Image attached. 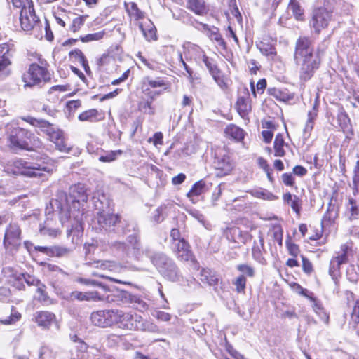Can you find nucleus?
<instances>
[{
  "mask_svg": "<svg viewBox=\"0 0 359 359\" xmlns=\"http://www.w3.org/2000/svg\"><path fill=\"white\" fill-rule=\"evenodd\" d=\"M59 198L60 201L56 199L52 202V205L60 210L62 224L72 217L76 222V228L81 229L80 220L83 213L81 208L88 201V195L84 187L81 184L72 186L69 196L62 194Z\"/></svg>",
  "mask_w": 359,
  "mask_h": 359,
  "instance_id": "f257e3e1",
  "label": "nucleus"
},
{
  "mask_svg": "<svg viewBox=\"0 0 359 359\" xmlns=\"http://www.w3.org/2000/svg\"><path fill=\"white\" fill-rule=\"evenodd\" d=\"M294 60L299 67V79L306 82L310 80L319 69L321 59L314 52L313 42L308 37H299L295 44Z\"/></svg>",
  "mask_w": 359,
  "mask_h": 359,
  "instance_id": "f03ea898",
  "label": "nucleus"
},
{
  "mask_svg": "<svg viewBox=\"0 0 359 359\" xmlns=\"http://www.w3.org/2000/svg\"><path fill=\"white\" fill-rule=\"evenodd\" d=\"M121 329L128 330H141L155 332L158 331V327L153 323L144 320L142 317L137 313L124 312L116 309V324Z\"/></svg>",
  "mask_w": 359,
  "mask_h": 359,
  "instance_id": "7ed1b4c3",
  "label": "nucleus"
},
{
  "mask_svg": "<svg viewBox=\"0 0 359 359\" xmlns=\"http://www.w3.org/2000/svg\"><path fill=\"white\" fill-rule=\"evenodd\" d=\"M129 242L133 248V255L137 259H140L143 254H145L149 258L152 264L156 267L160 273H165V271L163 267L166 265L172 266V259L168 257L163 252H156L149 247L145 248L144 250L141 248L140 240L137 236H132L129 237Z\"/></svg>",
  "mask_w": 359,
  "mask_h": 359,
  "instance_id": "20e7f679",
  "label": "nucleus"
},
{
  "mask_svg": "<svg viewBox=\"0 0 359 359\" xmlns=\"http://www.w3.org/2000/svg\"><path fill=\"white\" fill-rule=\"evenodd\" d=\"M25 120L31 125L39 128L41 132L46 135L48 140L55 144L58 150L66 153L70 151V148L66 144L63 132L57 127L43 119H37L29 116Z\"/></svg>",
  "mask_w": 359,
  "mask_h": 359,
  "instance_id": "39448f33",
  "label": "nucleus"
},
{
  "mask_svg": "<svg viewBox=\"0 0 359 359\" xmlns=\"http://www.w3.org/2000/svg\"><path fill=\"white\" fill-rule=\"evenodd\" d=\"M53 171L51 165L45 163L27 162L22 159H16L12 164L6 168L8 173L13 175H21L28 177H40L43 176V172Z\"/></svg>",
  "mask_w": 359,
  "mask_h": 359,
  "instance_id": "423d86ee",
  "label": "nucleus"
},
{
  "mask_svg": "<svg viewBox=\"0 0 359 359\" xmlns=\"http://www.w3.org/2000/svg\"><path fill=\"white\" fill-rule=\"evenodd\" d=\"M50 79V76L46 68L35 63L30 65L27 72L22 76L25 88L38 86Z\"/></svg>",
  "mask_w": 359,
  "mask_h": 359,
  "instance_id": "0eeeda50",
  "label": "nucleus"
},
{
  "mask_svg": "<svg viewBox=\"0 0 359 359\" xmlns=\"http://www.w3.org/2000/svg\"><path fill=\"white\" fill-rule=\"evenodd\" d=\"M214 166L217 175L224 177L229 175L234 167V163L224 147H216L214 153Z\"/></svg>",
  "mask_w": 359,
  "mask_h": 359,
  "instance_id": "6e6552de",
  "label": "nucleus"
},
{
  "mask_svg": "<svg viewBox=\"0 0 359 359\" xmlns=\"http://www.w3.org/2000/svg\"><path fill=\"white\" fill-rule=\"evenodd\" d=\"M333 19L334 16L331 10L324 7L317 8L313 11L310 26L316 33L319 34L328 27Z\"/></svg>",
  "mask_w": 359,
  "mask_h": 359,
  "instance_id": "1a4fd4ad",
  "label": "nucleus"
},
{
  "mask_svg": "<svg viewBox=\"0 0 359 359\" xmlns=\"http://www.w3.org/2000/svg\"><path fill=\"white\" fill-rule=\"evenodd\" d=\"M102 198L105 200V202L93 197L95 207L98 210L97 219L102 228L111 227L118 222L119 217L117 215L106 214L104 212V208L108 207L109 203L104 196H102Z\"/></svg>",
  "mask_w": 359,
  "mask_h": 359,
  "instance_id": "9d476101",
  "label": "nucleus"
},
{
  "mask_svg": "<svg viewBox=\"0 0 359 359\" xmlns=\"http://www.w3.org/2000/svg\"><path fill=\"white\" fill-rule=\"evenodd\" d=\"M21 229L17 224H10L6 228L4 238V246L9 251L17 250L21 245Z\"/></svg>",
  "mask_w": 359,
  "mask_h": 359,
  "instance_id": "9b49d317",
  "label": "nucleus"
},
{
  "mask_svg": "<svg viewBox=\"0 0 359 359\" xmlns=\"http://www.w3.org/2000/svg\"><path fill=\"white\" fill-rule=\"evenodd\" d=\"M32 134L22 128H14L9 136L11 147L13 149H29V143Z\"/></svg>",
  "mask_w": 359,
  "mask_h": 359,
  "instance_id": "f8f14e48",
  "label": "nucleus"
},
{
  "mask_svg": "<svg viewBox=\"0 0 359 359\" xmlns=\"http://www.w3.org/2000/svg\"><path fill=\"white\" fill-rule=\"evenodd\" d=\"M116 309L100 310L90 315L92 323L100 327H109L116 324Z\"/></svg>",
  "mask_w": 359,
  "mask_h": 359,
  "instance_id": "ddd939ff",
  "label": "nucleus"
},
{
  "mask_svg": "<svg viewBox=\"0 0 359 359\" xmlns=\"http://www.w3.org/2000/svg\"><path fill=\"white\" fill-rule=\"evenodd\" d=\"M20 22L21 28L25 32H29L39 28V18L36 15L34 7L29 6L27 9L20 11Z\"/></svg>",
  "mask_w": 359,
  "mask_h": 359,
  "instance_id": "4468645a",
  "label": "nucleus"
},
{
  "mask_svg": "<svg viewBox=\"0 0 359 359\" xmlns=\"http://www.w3.org/2000/svg\"><path fill=\"white\" fill-rule=\"evenodd\" d=\"M176 256L182 261H191L195 264V268L198 269V264L196 262L189 245L185 241H178L176 245L172 247Z\"/></svg>",
  "mask_w": 359,
  "mask_h": 359,
  "instance_id": "2eb2a0df",
  "label": "nucleus"
},
{
  "mask_svg": "<svg viewBox=\"0 0 359 359\" xmlns=\"http://www.w3.org/2000/svg\"><path fill=\"white\" fill-rule=\"evenodd\" d=\"M34 316L38 326L43 328L48 329L56 322L55 315L47 311H37Z\"/></svg>",
  "mask_w": 359,
  "mask_h": 359,
  "instance_id": "dca6fc26",
  "label": "nucleus"
},
{
  "mask_svg": "<svg viewBox=\"0 0 359 359\" xmlns=\"http://www.w3.org/2000/svg\"><path fill=\"white\" fill-rule=\"evenodd\" d=\"M259 241H255L252 248V255L254 259L262 264H266V259L264 254L266 252L264 248V236L261 231L259 232Z\"/></svg>",
  "mask_w": 359,
  "mask_h": 359,
  "instance_id": "f3484780",
  "label": "nucleus"
},
{
  "mask_svg": "<svg viewBox=\"0 0 359 359\" xmlns=\"http://www.w3.org/2000/svg\"><path fill=\"white\" fill-rule=\"evenodd\" d=\"M227 237L238 244H245L250 240V235L248 231H243L238 227L231 228L228 233Z\"/></svg>",
  "mask_w": 359,
  "mask_h": 359,
  "instance_id": "a211bd4d",
  "label": "nucleus"
},
{
  "mask_svg": "<svg viewBox=\"0 0 359 359\" xmlns=\"http://www.w3.org/2000/svg\"><path fill=\"white\" fill-rule=\"evenodd\" d=\"M182 48L183 53L187 60H193V58L198 60L201 56V53H204L199 46L191 42H185L182 46Z\"/></svg>",
  "mask_w": 359,
  "mask_h": 359,
  "instance_id": "6ab92c4d",
  "label": "nucleus"
},
{
  "mask_svg": "<svg viewBox=\"0 0 359 359\" xmlns=\"http://www.w3.org/2000/svg\"><path fill=\"white\" fill-rule=\"evenodd\" d=\"M226 137L231 138L236 142H241L244 139L245 131L235 124H229L224 130Z\"/></svg>",
  "mask_w": 359,
  "mask_h": 359,
  "instance_id": "aec40b11",
  "label": "nucleus"
},
{
  "mask_svg": "<svg viewBox=\"0 0 359 359\" xmlns=\"http://www.w3.org/2000/svg\"><path fill=\"white\" fill-rule=\"evenodd\" d=\"M236 108L239 115L245 118L252 110L251 102L249 97H240L238 98Z\"/></svg>",
  "mask_w": 359,
  "mask_h": 359,
  "instance_id": "412c9836",
  "label": "nucleus"
},
{
  "mask_svg": "<svg viewBox=\"0 0 359 359\" xmlns=\"http://www.w3.org/2000/svg\"><path fill=\"white\" fill-rule=\"evenodd\" d=\"M283 200L284 203L291 207L292 210L297 215H300L302 201L297 195H293L290 192L283 194Z\"/></svg>",
  "mask_w": 359,
  "mask_h": 359,
  "instance_id": "4be33fe9",
  "label": "nucleus"
},
{
  "mask_svg": "<svg viewBox=\"0 0 359 359\" xmlns=\"http://www.w3.org/2000/svg\"><path fill=\"white\" fill-rule=\"evenodd\" d=\"M172 266H165L163 269L165 271V273H160L165 279L172 282H180L182 277L180 273L179 269L177 265L172 261Z\"/></svg>",
  "mask_w": 359,
  "mask_h": 359,
  "instance_id": "5701e85b",
  "label": "nucleus"
},
{
  "mask_svg": "<svg viewBox=\"0 0 359 359\" xmlns=\"http://www.w3.org/2000/svg\"><path fill=\"white\" fill-rule=\"evenodd\" d=\"M72 297L74 298H76L79 300H104L107 299V301H110L109 297L107 296V297L104 296H101L97 292L93 291V292H74L72 293Z\"/></svg>",
  "mask_w": 359,
  "mask_h": 359,
  "instance_id": "b1692460",
  "label": "nucleus"
},
{
  "mask_svg": "<svg viewBox=\"0 0 359 359\" xmlns=\"http://www.w3.org/2000/svg\"><path fill=\"white\" fill-rule=\"evenodd\" d=\"M346 262L337 255H334L330 262L329 274L334 280H337L340 276L341 266Z\"/></svg>",
  "mask_w": 359,
  "mask_h": 359,
  "instance_id": "393cba45",
  "label": "nucleus"
},
{
  "mask_svg": "<svg viewBox=\"0 0 359 359\" xmlns=\"http://www.w3.org/2000/svg\"><path fill=\"white\" fill-rule=\"evenodd\" d=\"M318 116V110L316 109V104H314L313 109L308 112L307 121L304 128V136L305 138H309L311 133L314 127V121Z\"/></svg>",
  "mask_w": 359,
  "mask_h": 359,
  "instance_id": "a878e982",
  "label": "nucleus"
},
{
  "mask_svg": "<svg viewBox=\"0 0 359 359\" xmlns=\"http://www.w3.org/2000/svg\"><path fill=\"white\" fill-rule=\"evenodd\" d=\"M202 27L203 30L207 32L206 34L211 40L216 41L217 44L222 48L226 47V43L219 33V30L217 27H213L210 28L206 24H202Z\"/></svg>",
  "mask_w": 359,
  "mask_h": 359,
  "instance_id": "bb28decb",
  "label": "nucleus"
},
{
  "mask_svg": "<svg viewBox=\"0 0 359 359\" xmlns=\"http://www.w3.org/2000/svg\"><path fill=\"white\" fill-rule=\"evenodd\" d=\"M338 217V209L331 204L329 205L326 212L322 219L321 224L323 227L328 226L333 224Z\"/></svg>",
  "mask_w": 359,
  "mask_h": 359,
  "instance_id": "cd10ccee",
  "label": "nucleus"
},
{
  "mask_svg": "<svg viewBox=\"0 0 359 359\" xmlns=\"http://www.w3.org/2000/svg\"><path fill=\"white\" fill-rule=\"evenodd\" d=\"M132 236L133 235H130V236ZM134 236H136L135 235H134ZM129 237H130V236H128V238ZM128 242L131 248H133V246L131 245V244L129 242V238L128 239ZM111 248L118 256L123 257L125 255H129L130 254V252L129 250L130 248L125 243H123V242H120V241L113 242L111 244ZM132 250H133V248H132ZM133 252H134V250H133L131 252V253L133 256H135L133 255Z\"/></svg>",
  "mask_w": 359,
  "mask_h": 359,
  "instance_id": "c85d7f7f",
  "label": "nucleus"
},
{
  "mask_svg": "<svg viewBox=\"0 0 359 359\" xmlns=\"http://www.w3.org/2000/svg\"><path fill=\"white\" fill-rule=\"evenodd\" d=\"M187 8L200 15L205 14L208 11L203 0H188Z\"/></svg>",
  "mask_w": 359,
  "mask_h": 359,
  "instance_id": "c756f323",
  "label": "nucleus"
},
{
  "mask_svg": "<svg viewBox=\"0 0 359 359\" xmlns=\"http://www.w3.org/2000/svg\"><path fill=\"white\" fill-rule=\"evenodd\" d=\"M309 299L312 302V307L314 312L321 318L325 323H329V315L326 313L322 304L318 302L313 297H309Z\"/></svg>",
  "mask_w": 359,
  "mask_h": 359,
  "instance_id": "7c9ffc66",
  "label": "nucleus"
},
{
  "mask_svg": "<svg viewBox=\"0 0 359 359\" xmlns=\"http://www.w3.org/2000/svg\"><path fill=\"white\" fill-rule=\"evenodd\" d=\"M283 136L281 133L276 135L273 142L274 156L277 157H283L285 154L284 147L286 146Z\"/></svg>",
  "mask_w": 359,
  "mask_h": 359,
  "instance_id": "2f4dec72",
  "label": "nucleus"
},
{
  "mask_svg": "<svg viewBox=\"0 0 359 359\" xmlns=\"http://www.w3.org/2000/svg\"><path fill=\"white\" fill-rule=\"evenodd\" d=\"M72 339L76 343V357L74 359L83 358L88 347V345L83 340L78 338L77 336H74Z\"/></svg>",
  "mask_w": 359,
  "mask_h": 359,
  "instance_id": "473e14b6",
  "label": "nucleus"
},
{
  "mask_svg": "<svg viewBox=\"0 0 359 359\" xmlns=\"http://www.w3.org/2000/svg\"><path fill=\"white\" fill-rule=\"evenodd\" d=\"M288 10L292 13V15L297 20H304V10L302 8L299 3L297 0H290L288 6Z\"/></svg>",
  "mask_w": 359,
  "mask_h": 359,
  "instance_id": "72a5a7b5",
  "label": "nucleus"
},
{
  "mask_svg": "<svg viewBox=\"0 0 359 359\" xmlns=\"http://www.w3.org/2000/svg\"><path fill=\"white\" fill-rule=\"evenodd\" d=\"M352 253L351 243H346L341 245L339 250L336 252L334 255L347 263L348 262V257L352 255Z\"/></svg>",
  "mask_w": 359,
  "mask_h": 359,
  "instance_id": "f704fd0d",
  "label": "nucleus"
},
{
  "mask_svg": "<svg viewBox=\"0 0 359 359\" xmlns=\"http://www.w3.org/2000/svg\"><path fill=\"white\" fill-rule=\"evenodd\" d=\"M23 280L26 282V283L29 286H36L37 287L36 290L38 292L43 294V287H45L43 284L41 283V281L37 279L34 276L25 273L22 275Z\"/></svg>",
  "mask_w": 359,
  "mask_h": 359,
  "instance_id": "c9c22d12",
  "label": "nucleus"
},
{
  "mask_svg": "<svg viewBox=\"0 0 359 359\" xmlns=\"http://www.w3.org/2000/svg\"><path fill=\"white\" fill-rule=\"evenodd\" d=\"M348 210L350 211V219H355L359 215V197L350 198L348 200Z\"/></svg>",
  "mask_w": 359,
  "mask_h": 359,
  "instance_id": "e433bc0d",
  "label": "nucleus"
},
{
  "mask_svg": "<svg viewBox=\"0 0 359 359\" xmlns=\"http://www.w3.org/2000/svg\"><path fill=\"white\" fill-rule=\"evenodd\" d=\"M21 317V313L14 306H12L10 316L5 318H1L0 323L5 325H13L19 321Z\"/></svg>",
  "mask_w": 359,
  "mask_h": 359,
  "instance_id": "4c0bfd02",
  "label": "nucleus"
},
{
  "mask_svg": "<svg viewBox=\"0 0 359 359\" xmlns=\"http://www.w3.org/2000/svg\"><path fill=\"white\" fill-rule=\"evenodd\" d=\"M78 118L81 121H97L98 120V111L95 109H90L80 114Z\"/></svg>",
  "mask_w": 359,
  "mask_h": 359,
  "instance_id": "58836bf2",
  "label": "nucleus"
},
{
  "mask_svg": "<svg viewBox=\"0 0 359 359\" xmlns=\"http://www.w3.org/2000/svg\"><path fill=\"white\" fill-rule=\"evenodd\" d=\"M346 278L348 281L356 283L359 277V266L351 264L346 271Z\"/></svg>",
  "mask_w": 359,
  "mask_h": 359,
  "instance_id": "ea45409f",
  "label": "nucleus"
},
{
  "mask_svg": "<svg viewBox=\"0 0 359 359\" xmlns=\"http://www.w3.org/2000/svg\"><path fill=\"white\" fill-rule=\"evenodd\" d=\"M122 154L123 151L120 149L105 151L103 154L100 156L99 161L104 163H110L115 161L118 156H121Z\"/></svg>",
  "mask_w": 359,
  "mask_h": 359,
  "instance_id": "a19ab883",
  "label": "nucleus"
},
{
  "mask_svg": "<svg viewBox=\"0 0 359 359\" xmlns=\"http://www.w3.org/2000/svg\"><path fill=\"white\" fill-rule=\"evenodd\" d=\"M257 47L262 54L270 57L271 59H273L276 55L275 48L269 43L260 42L257 44Z\"/></svg>",
  "mask_w": 359,
  "mask_h": 359,
  "instance_id": "79ce46f5",
  "label": "nucleus"
},
{
  "mask_svg": "<svg viewBox=\"0 0 359 359\" xmlns=\"http://www.w3.org/2000/svg\"><path fill=\"white\" fill-rule=\"evenodd\" d=\"M93 264H96L95 266L102 270H108L110 271H115L118 269V265L115 262L112 261H94Z\"/></svg>",
  "mask_w": 359,
  "mask_h": 359,
  "instance_id": "37998d69",
  "label": "nucleus"
},
{
  "mask_svg": "<svg viewBox=\"0 0 359 359\" xmlns=\"http://www.w3.org/2000/svg\"><path fill=\"white\" fill-rule=\"evenodd\" d=\"M205 184L203 180L198 181L193 186L191 190L187 193V196H198L203 193Z\"/></svg>",
  "mask_w": 359,
  "mask_h": 359,
  "instance_id": "c03bdc74",
  "label": "nucleus"
},
{
  "mask_svg": "<svg viewBox=\"0 0 359 359\" xmlns=\"http://www.w3.org/2000/svg\"><path fill=\"white\" fill-rule=\"evenodd\" d=\"M11 62L8 57H0V78L6 77L11 73Z\"/></svg>",
  "mask_w": 359,
  "mask_h": 359,
  "instance_id": "a18cd8bd",
  "label": "nucleus"
},
{
  "mask_svg": "<svg viewBox=\"0 0 359 359\" xmlns=\"http://www.w3.org/2000/svg\"><path fill=\"white\" fill-rule=\"evenodd\" d=\"M88 15H80L73 19L71 25L69 26V30L74 33L77 32L80 30L81 27L83 25L86 20Z\"/></svg>",
  "mask_w": 359,
  "mask_h": 359,
  "instance_id": "49530a36",
  "label": "nucleus"
},
{
  "mask_svg": "<svg viewBox=\"0 0 359 359\" xmlns=\"http://www.w3.org/2000/svg\"><path fill=\"white\" fill-rule=\"evenodd\" d=\"M271 236L273 240L276 241L279 245L283 243V229L279 224H274L271 229Z\"/></svg>",
  "mask_w": 359,
  "mask_h": 359,
  "instance_id": "de8ad7c7",
  "label": "nucleus"
},
{
  "mask_svg": "<svg viewBox=\"0 0 359 359\" xmlns=\"http://www.w3.org/2000/svg\"><path fill=\"white\" fill-rule=\"evenodd\" d=\"M143 86H149L151 88H156L159 87H163L166 85L165 81L161 78H157L156 79H151L149 77H146L144 79Z\"/></svg>",
  "mask_w": 359,
  "mask_h": 359,
  "instance_id": "09e8293b",
  "label": "nucleus"
},
{
  "mask_svg": "<svg viewBox=\"0 0 359 359\" xmlns=\"http://www.w3.org/2000/svg\"><path fill=\"white\" fill-rule=\"evenodd\" d=\"M129 15L135 20H137L144 18V13L141 11L135 3H131L130 7L127 8Z\"/></svg>",
  "mask_w": 359,
  "mask_h": 359,
  "instance_id": "8fccbe9b",
  "label": "nucleus"
},
{
  "mask_svg": "<svg viewBox=\"0 0 359 359\" xmlns=\"http://www.w3.org/2000/svg\"><path fill=\"white\" fill-rule=\"evenodd\" d=\"M211 75L221 88L225 89L227 88L226 79L219 69L216 72H213Z\"/></svg>",
  "mask_w": 359,
  "mask_h": 359,
  "instance_id": "3c124183",
  "label": "nucleus"
},
{
  "mask_svg": "<svg viewBox=\"0 0 359 359\" xmlns=\"http://www.w3.org/2000/svg\"><path fill=\"white\" fill-rule=\"evenodd\" d=\"M104 31H100L93 34H88L84 36H81L80 39L83 43H87L93 41H99L104 37Z\"/></svg>",
  "mask_w": 359,
  "mask_h": 359,
  "instance_id": "603ef678",
  "label": "nucleus"
},
{
  "mask_svg": "<svg viewBox=\"0 0 359 359\" xmlns=\"http://www.w3.org/2000/svg\"><path fill=\"white\" fill-rule=\"evenodd\" d=\"M40 233L44 236H49L51 237H56L59 231L56 229H53L49 226V223L46 222L44 225H41L39 228Z\"/></svg>",
  "mask_w": 359,
  "mask_h": 359,
  "instance_id": "864d4df0",
  "label": "nucleus"
},
{
  "mask_svg": "<svg viewBox=\"0 0 359 359\" xmlns=\"http://www.w3.org/2000/svg\"><path fill=\"white\" fill-rule=\"evenodd\" d=\"M351 319L353 323V327H356L359 324V300L355 302L351 315Z\"/></svg>",
  "mask_w": 359,
  "mask_h": 359,
  "instance_id": "5fc2aeb1",
  "label": "nucleus"
},
{
  "mask_svg": "<svg viewBox=\"0 0 359 359\" xmlns=\"http://www.w3.org/2000/svg\"><path fill=\"white\" fill-rule=\"evenodd\" d=\"M199 60H201L204 62L210 74H212L213 72H216L219 69L212 62L211 60H210L204 53H201V56L199 57Z\"/></svg>",
  "mask_w": 359,
  "mask_h": 359,
  "instance_id": "6e6d98bb",
  "label": "nucleus"
},
{
  "mask_svg": "<svg viewBox=\"0 0 359 359\" xmlns=\"http://www.w3.org/2000/svg\"><path fill=\"white\" fill-rule=\"evenodd\" d=\"M70 57L76 62L81 64L82 62H85L86 58L85 57L82 51L79 49H75L72 50L69 53Z\"/></svg>",
  "mask_w": 359,
  "mask_h": 359,
  "instance_id": "4d7b16f0",
  "label": "nucleus"
},
{
  "mask_svg": "<svg viewBox=\"0 0 359 359\" xmlns=\"http://www.w3.org/2000/svg\"><path fill=\"white\" fill-rule=\"evenodd\" d=\"M166 206L161 205L156 209L152 216V219L154 222L159 223L164 219L163 212Z\"/></svg>",
  "mask_w": 359,
  "mask_h": 359,
  "instance_id": "13d9d810",
  "label": "nucleus"
},
{
  "mask_svg": "<svg viewBox=\"0 0 359 359\" xmlns=\"http://www.w3.org/2000/svg\"><path fill=\"white\" fill-rule=\"evenodd\" d=\"M77 281L80 283L85 284L87 285H91L93 287H99L103 289L104 291H106L107 289L105 285H104L101 283H99L95 280L79 278L77 279Z\"/></svg>",
  "mask_w": 359,
  "mask_h": 359,
  "instance_id": "bf43d9fd",
  "label": "nucleus"
},
{
  "mask_svg": "<svg viewBox=\"0 0 359 359\" xmlns=\"http://www.w3.org/2000/svg\"><path fill=\"white\" fill-rule=\"evenodd\" d=\"M12 4L14 7L21 8H28L29 6L34 7L32 0H12Z\"/></svg>",
  "mask_w": 359,
  "mask_h": 359,
  "instance_id": "052dcab7",
  "label": "nucleus"
},
{
  "mask_svg": "<svg viewBox=\"0 0 359 359\" xmlns=\"http://www.w3.org/2000/svg\"><path fill=\"white\" fill-rule=\"evenodd\" d=\"M255 196L257 198H260L268 201H274L278 198L276 196L273 195L271 192L266 190L257 191L255 193Z\"/></svg>",
  "mask_w": 359,
  "mask_h": 359,
  "instance_id": "680f3d73",
  "label": "nucleus"
},
{
  "mask_svg": "<svg viewBox=\"0 0 359 359\" xmlns=\"http://www.w3.org/2000/svg\"><path fill=\"white\" fill-rule=\"evenodd\" d=\"M237 269L241 272L243 276L246 275L248 277H253L255 276L254 269L248 264H239L237 266Z\"/></svg>",
  "mask_w": 359,
  "mask_h": 359,
  "instance_id": "e2e57ef3",
  "label": "nucleus"
},
{
  "mask_svg": "<svg viewBox=\"0 0 359 359\" xmlns=\"http://www.w3.org/2000/svg\"><path fill=\"white\" fill-rule=\"evenodd\" d=\"M234 285L238 292L244 291L246 285V278L243 275L239 276L235 280Z\"/></svg>",
  "mask_w": 359,
  "mask_h": 359,
  "instance_id": "0e129e2a",
  "label": "nucleus"
},
{
  "mask_svg": "<svg viewBox=\"0 0 359 359\" xmlns=\"http://www.w3.org/2000/svg\"><path fill=\"white\" fill-rule=\"evenodd\" d=\"M139 109L144 114H154V109L151 107V102L147 101L142 102L139 104Z\"/></svg>",
  "mask_w": 359,
  "mask_h": 359,
  "instance_id": "69168bd1",
  "label": "nucleus"
},
{
  "mask_svg": "<svg viewBox=\"0 0 359 359\" xmlns=\"http://www.w3.org/2000/svg\"><path fill=\"white\" fill-rule=\"evenodd\" d=\"M50 256L62 257L68 253L67 248L57 246L50 248Z\"/></svg>",
  "mask_w": 359,
  "mask_h": 359,
  "instance_id": "338daca9",
  "label": "nucleus"
},
{
  "mask_svg": "<svg viewBox=\"0 0 359 359\" xmlns=\"http://www.w3.org/2000/svg\"><path fill=\"white\" fill-rule=\"evenodd\" d=\"M152 316L157 318L159 320L167 322L171 319V316L170 313L162 311H155Z\"/></svg>",
  "mask_w": 359,
  "mask_h": 359,
  "instance_id": "774afa93",
  "label": "nucleus"
}]
</instances>
